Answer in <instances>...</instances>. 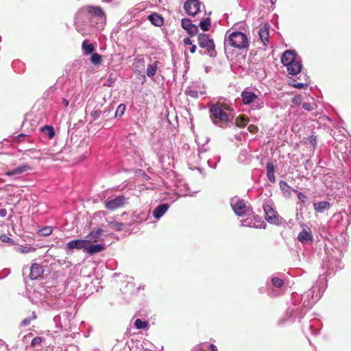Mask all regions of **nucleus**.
Masks as SVG:
<instances>
[{
  "label": "nucleus",
  "instance_id": "nucleus-23",
  "mask_svg": "<svg viewBox=\"0 0 351 351\" xmlns=\"http://www.w3.org/2000/svg\"><path fill=\"white\" fill-rule=\"evenodd\" d=\"M267 176L269 181L275 182L274 166L271 162L267 164Z\"/></svg>",
  "mask_w": 351,
  "mask_h": 351
},
{
  "label": "nucleus",
  "instance_id": "nucleus-44",
  "mask_svg": "<svg viewBox=\"0 0 351 351\" xmlns=\"http://www.w3.org/2000/svg\"><path fill=\"white\" fill-rule=\"evenodd\" d=\"M301 96L297 95L292 99V101L296 104H300L301 101Z\"/></svg>",
  "mask_w": 351,
  "mask_h": 351
},
{
  "label": "nucleus",
  "instance_id": "nucleus-11",
  "mask_svg": "<svg viewBox=\"0 0 351 351\" xmlns=\"http://www.w3.org/2000/svg\"><path fill=\"white\" fill-rule=\"evenodd\" d=\"M298 239L302 243H311L313 235L310 228L308 226L304 228L298 234Z\"/></svg>",
  "mask_w": 351,
  "mask_h": 351
},
{
  "label": "nucleus",
  "instance_id": "nucleus-15",
  "mask_svg": "<svg viewBox=\"0 0 351 351\" xmlns=\"http://www.w3.org/2000/svg\"><path fill=\"white\" fill-rule=\"evenodd\" d=\"M295 60V53L293 51L287 50L285 51L281 58V62L287 66Z\"/></svg>",
  "mask_w": 351,
  "mask_h": 351
},
{
  "label": "nucleus",
  "instance_id": "nucleus-49",
  "mask_svg": "<svg viewBox=\"0 0 351 351\" xmlns=\"http://www.w3.org/2000/svg\"><path fill=\"white\" fill-rule=\"evenodd\" d=\"M3 241L11 243L13 241L12 239L8 237H4V238L2 239Z\"/></svg>",
  "mask_w": 351,
  "mask_h": 351
},
{
  "label": "nucleus",
  "instance_id": "nucleus-12",
  "mask_svg": "<svg viewBox=\"0 0 351 351\" xmlns=\"http://www.w3.org/2000/svg\"><path fill=\"white\" fill-rule=\"evenodd\" d=\"M87 12L91 16H95L100 19H106V14L99 6L88 5L86 7Z\"/></svg>",
  "mask_w": 351,
  "mask_h": 351
},
{
  "label": "nucleus",
  "instance_id": "nucleus-34",
  "mask_svg": "<svg viewBox=\"0 0 351 351\" xmlns=\"http://www.w3.org/2000/svg\"><path fill=\"white\" fill-rule=\"evenodd\" d=\"M39 233L42 236H49L52 233V228L50 226H46L40 229Z\"/></svg>",
  "mask_w": 351,
  "mask_h": 351
},
{
  "label": "nucleus",
  "instance_id": "nucleus-42",
  "mask_svg": "<svg viewBox=\"0 0 351 351\" xmlns=\"http://www.w3.org/2000/svg\"><path fill=\"white\" fill-rule=\"evenodd\" d=\"M302 108L307 111H311L313 110L311 104L308 102H304L302 104Z\"/></svg>",
  "mask_w": 351,
  "mask_h": 351
},
{
  "label": "nucleus",
  "instance_id": "nucleus-37",
  "mask_svg": "<svg viewBox=\"0 0 351 351\" xmlns=\"http://www.w3.org/2000/svg\"><path fill=\"white\" fill-rule=\"evenodd\" d=\"M252 220L251 218H247L242 221L241 225L243 226L252 227V226H254V224L252 225Z\"/></svg>",
  "mask_w": 351,
  "mask_h": 351
},
{
  "label": "nucleus",
  "instance_id": "nucleus-10",
  "mask_svg": "<svg viewBox=\"0 0 351 351\" xmlns=\"http://www.w3.org/2000/svg\"><path fill=\"white\" fill-rule=\"evenodd\" d=\"M43 268L40 264L33 263L30 268L29 278L32 280H37L43 276Z\"/></svg>",
  "mask_w": 351,
  "mask_h": 351
},
{
  "label": "nucleus",
  "instance_id": "nucleus-17",
  "mask_svg": "<svg viewBox=\"0 0 351 351\" xmlns=\"http://www.w3.org/2000/svg\"><path fill=\"white\" fill-rule=\"evenodd\" d=\"M103 232L104 230L101 228L95 229L87 235L86 238L88 239L87 240L90 241V243L91 242L96 243L100 239Z\"/></svg>",
  "mask_w": 351,
  "mask_h": 351
},
{
  "label": "nucleus",
  "instance_id": "nucleus-40",
  "mask_svg": "<svg viewBox=\"0 0 351 351\" xmlns=\"http://www.w3.org/2000/svg\"><path fill=\"white\" fill-rule=\"evenodd\" d=\"M295 193H298V198L299 200H300L302 202H304L305 199H306V197L303 194L302 192H298L297 191L294 190Z\"/></svg>",
  "mask_w": 351,
  "mask_h": 351
},
{
  "label": "nucleus",
  "instance_id": "nucleus-22",
  "mask_svg": "<svg viewBox=\"0 0 351 351\" xmlns=\"http://www.w3.org/2000/svg\"><path fill=\"white\" fill-rule=\"evenodd\" d=\"M148 19L150 22L156 26L160 27L163 24V18L156 13L150 14Z\"/></svg>",
  "mask_w": 351,
  "mask_h": 351
},
{
  "label": "nucleus",
  "instance_id": "nucleus-36",
  "mask_svg": "<svg viewBox=\"0 0 351 351\" xmlns=\"http://www.w3.org/2000/svg\"><path fill=\"white\" fill-rule=\"evenodd\" d=\"M279 185L282 191H287L290 188L287 182L284 180H281L279 183Z\"/></svg>",
  "mask_w": 351,
  "mask_h": 351
},
{
  "label": "nucleus",
  "instance_id": "nucleus-35",
  "mask_svg": "<svg viewBox=\"0 0 351 351\" xmlns=\"http://www.w3.org/2000/svg\"><path fill=\"white\" fill-rule=\"evenodd\" d=\"M271 282L274 287L278 288L281 287L284 285V280L277 277L273 278Z\"/></svg>",
  "mask_w": 351,
  "mask_h": 351
},
{
  "label": "nucleus",
  "instance_id": "nucleus-14",
  "mask_svg": "<svg viewBox=\"0 0 351 351\" xmlns=\"http://www.w3.org/2000/svg\"><path fill=\"white\" fill-rule=\"evenodd\" d=\"M242 101L244 105H249L258 99V96L252 92L243 90L241 93Z\"/></svg>",
  "mask_w": 351,
  "mask_h": 351
},
{
  "label": "nucleus",
  "instance_id": "nucleus-50",
  "mask_svg": "<svg viewBox=\"0 0 351 351\" xmlns=\"http://www.w3.org/2000/svg\"><path fill=\"white\" fill-rule=\"evenodd\" d=\"M210 351H217V347L214 344L210 345Z\"/></svg>",
  "mask_w": 351,
  "mask_h": 351
},
{
  "label": "nucleus",
  "instance_id": "nucleus-53",
  "mask_svg": "<svg viewBox=\"0 0 351 351\" xmlns=\"http://www.w3.org/2000/svg\"><path fill=\"white\" fill-rule=\"evenodd\" d=\"M136 63L143 64V60H137V61H136Z\"/></svg>",
  "mask_w": 351,
  "mask_h": 351
},
{
  "label": "nucleus",
  "instance_id": "nucleus-32",
  "mask_svg": "<svg viewBox=\"0 0 351 351\" xmlns=\"http://www.w3.org/2000/svg\"><path fill=\"white\" fill-rule=\"evenodd\" d=\"M134 326L137 329H144L147 327L148 323L145 321H143L141 319H136Z\"/></svg>",
  "mask_w": 351,
  "mask_h": 351
},
{
  "label": "nucleus",
  "instance_id": "nucleus-27",
  "mask_svg": "<svg viewBox=\"0 0 351 351\" xmlns=\"http://www.w3.org/2000/svg\"><path fill=\"white\" fill-rule=\"evenodd\" d=\"M158 62L155 61L154 64H149L147 68V75L149 77L154 76L156 73V69L158 68Z\"/></svg>",
  "mask_w": 351,
  "mask_h": 351
},
{
  "label": "nucleus",
  "instance_id": "nucleus-28",
  "mask_svg": "<svg viewBox=\"0 0 351 351\" xmlns=\"http://www.w3.org/2000/svg\"><path fill=\"white\" fill-rule=\"evenodd\" d=\"M25 141L28 143L32 142L29 136L25 134H20L14 138V142L16 143H21Z\"/></svg>",
  "mask_w": 351,
  "mask_h": 351
},
{
  "label": "nucleus",
  "instance_id": "nucleus-29",
  "mask_svg": "<svg viewBox=\"0 0 351 351\" xmlns=\"http://www.w3.org/2000/svg\"><path fill=\"white\" fill-rule=\"evenodd\" d=\"M108 225L116 231L121 230L124 226L123 223L114 221H108Z\"/></svg>",
  "mask_w": 351,
  "mask_h": 351
},
{
  "label": "nucleus",
  "instance_id": "nucleus-16",
  "mask_svg": "<svg viewBox=\"0 0 351 351\" xmlns=\"http://www.w3.org/2000/svg\"><path fill=\"white\" fill-rule=\"evenodd\" d=\"M286 66L288 73L291 75H297L301 71L302 69L301 62L296 60Z\"/></svg>",
  "mask_w": 351,
  "mask_h": 351
},
{
  "label": "nucleus",
  "instance_id": "nucleus-39",
  "mask_svg": "<svg viewBox=\"0 0 351 351\" xmlns=\"http://www.w3.org/2000/svg\"><path fill=\"white\" fill-rule=\"evenodd\" d=\"M35 318H36L35 315H34L32 317H29L25 318V319H23L22 321V325L24 326L29 325L30 324V322H32V320Z\"/></svg>",
  "mask_w": 351,
  "mask_h": 351
},
{
  "label": "nucleus",
  "instance_id": "nucleus-13",
  "mask_svg": "<svg viewBox=\"0 0 351 351\" xmlns=\"http://www.w3.org/2000/svg\"><path fill=\"white\" fill-rule=\"evenodd\" d=\"M106 250V246L104 244H92L89 246L86 245V248H85V252L88 253L90 255H93L101 252Z\"/></svg>",
  "mask_w": 351,
  "mask_h": 351
},
{
  "label": "nucleus",
  "instance_id": "nucleus-43",
  "mask_svg": "<svg viewBox=\"0 0 351 351\" xmlns=\"http://www.w3.org/2000/svg\"><path fill=\"white\" fill-rule=\"evenodd\" d=\"M40 343H41V338L40 337H35L34 339H33V340L32 341V346L40 345Z\"/></svg>",
  "mask_w": 351,
  "mask_h": 351
},
{
  "label": "nucleus",
  "instance_id": "nucleus-33",
  "mask_svg": "<svg viewBox=\"0 0 351 351\" xmlns=\"http://www.w3.org/2000/svg\"><path fill=\"white\" fill-rule=\"evenodd\" d=\"M125 110V106L123 104H120L116 110L115 117H121L124 114Z\"/></svg>",
  "mask_w": 351,
  "mask_h": 351
},
{
  "label": "nucleus",
  "instance_id": "nucleus-2",
  "mask_svg": "<svg viewBox=\"0 0 351 351\" xmlns=\"http://www.w3.org/2000/svg\"><path fill=\"white\" fill-rule=\"evenodd\" d=\"M226 43L238 49H244L248 46V40L246 35L241 32H234L229 34Z\"/></svg>",
  "mask_w": 351,
  "mask_h": 351
},
{
  "label": "nucleus",
  "instance_id": "nucleus-54",
  "mask_svg": "<svg viewBox=\"0 0 351 351\" xmlns=\"http://www.w3.org/2000/svg\"><path fill=\"white\" fill-rule=\"evenodd\" d=\"M64 351H67L66 350H65Z\"/></svg>",
  "mask_w": 351,
  "mask_h": 351
},
{
  "label": "nucleus",
  "instance_id": "nucleus-20",
  "mask_svg": "<svg viewBox=\"0 0 351 351\" xmlns=\"http://www.w3.org/2000/svg\"><path fill=\"white\" fill-rule=\"evenodd\" d=\"M30 169H31V167L28 165L25 164V165H23L21 167H19L13 169V170L7 171L5 173V175L8 176H15L17 174H21L25 171L29 170Z\"/></svg>",
  "mask_w": 351,
  "mask_h": 351
},
{
  "label": "nucleus",
  "instance_id": "nucleus-38",
  "mask_svg": "<svg viewBox=\"0 0 351 351\" xmlns=\"http://www.w3.org/2000/svg\"><path fill=\"white\" fill-rule=\"evenodd\" d=\"M248 131L252 134H256L258 131V128L253 124H250L247 128Z\"/></svg>",
  "mask_w": 351,
  "mask_h": 351
},
{
  "label": "nucleus",
  "instance_id": "nucleus-7",
  "mask_svg": "<svg viewBox=\"0 0 351 351\" xmlns=\"http://www.w3.org/2000/svg\"><path fill=\"white\" fill-rule=\"evenodd\" d=\"M125 197L123 195H119L116 198L108 200L105 203V207L110 210L118 209L125 204Z\"/></svg>",
  "mask_w": 351,
  "mask_h": 351
},
{
  "label": "nucleus",
  "instance_id": "nucleus-8",
  "mask_svg": "<svg viewBox=\"0 0 351 351\" xmlns=\"http://www.w3.org/2000/svg\"><path fill=\"white\" fill-rule=\"evenodd\" d=\"M232 206L234 213L239 216H243L249 210V208L246 206L243 199L238 200L234 204H232Z\"/></svg>",
  "mask_w": 351,
  "mask_h": 351
},
{
  "label": "nucleus",
  "instance_id": "nucleus-18",
  "mask_svg": "<svg viewBox=\"0 0 351 351\" xmlns=\"http://www.w3.org/2000/svg\"><path fill=\"white\" fill-rule=\"evenodd\" d=\"M258 34L264 45H267L269 37V25L266 24L262 27L258 31Z\"/></svg>",
  "mask_w": 351,
  "mask_h": 351
},
{
  "label": "nucleus",
  "instance_id": "nucleus-45",
  "mask_svg": "<svg viewBox=\"0 0 351 351\" xmlns=\"http://www.w3.org/2000/svg\"><path fill=\"white\" fill-rule=\"evenodd\" d=\"M183 43L185 45H191L193 44L191 39L188 37L184 39Z\"/></svg>",
  "mask_w": 351,
  "mask_h": 351
},
{
  "label": "nucleus",
  "instance_id": "nucleus-19",
  "mask_svg": "<svg viewBox=\"0 0 351 351\" xmlns=\"http://www.w3.org/2000/svg\"><path fill=\"white\" fill-rule=\"evenodd\" d=\"M169 207V205L167 204H162L158 206L153 212L154 218L157 219L160 218L168 210Z\"/></svg>",
  "mask_w": 351,
  "mask_h": 351
},
{
  "label": "nucleus",
  "instance_id": "nucleus-26",
  "mask_svg": "<svg viewBox=\"0 0 351 351\" xmlns=\"http://www.w3.org/2000/svg\"><path fill=\"white\" fill-rule=\"evenodd\" d=\"M40 131L46 133L49 138H53L55 136L53 128L51 125H45L40 128Z\"/></svg>",
  "mask_w": 351,
  "mask_h": 351
},
{
  "label": "nucleus",
  "instance_id": "nucleus-25",
  "mask_svg": "<svg viewBox=\"0 0 351 351\" xmlns=\"http://www.w3.org/2000/svg\"><path fill=\"white\" fill-rule=\"evenodd\" d=\"M82 49L86 54H90L95 51V47L93 44L88 43L87 40H84L82 43Z\"/></svg>",
  "mask_w": 351,
  "mask_h": 351
},
{
  "label": "nucleus",
  "instance_id": "nucleus-5",
  "mask_svg": "<svg viewBox=\"0 0 351 351\" xmlns=\"http://www.w3.org/2000/svg\"><path fill=\"white\" fill-rule=\"evenodd\" d=\"M264 211L265 213V219L269 223L272 224H279V216L278 213L269 204L263 206Z\"/></svg>",
  "mask_w": 351,
  "mask_h": 351
},
{
  "label": "nucleus",
  "instance_id": "nucleus-30",
  "mask_svg": "<svg viewBox=\"0 0 351 351\" xmlns=\"http://www.w3.org/2000/svg\"><path fill=\"white\" fill-rule=\"evenodd\" d=\"M210 26V19L206 18L199 23V27L204 32L208 31Z\"/></svg>",
  "mask_w": 351,
  "mask_h": 351
},
{
  "label": "nucleus",
  "instance_id": "nucleus-1",
  "mask_svg": "<svg viewBox=\"0 0 351 351\" xmlns=\"http://www.w3.org/2000/svg\"><path fill=\"white\" fill-rule=\"evenodd\" d=\"M232 108L226 104L217 102L210 109L212 116L221 121L226 122L230 119V112Z\"/></svg>",
  "mask_w": 351,
  "mask_h": 351
},
{
  "label": "nucleus",
  "instance_id": "nucleus-51",
  "mask_svg": "<svg viewBox=\"0 0 351 351\" xmlns=\"http://www.w3.org/2000/svg\"><path fill=\"white\" fill-rule=\"evenodd\" d=\"M62 103L65 106H69V101L67 99H66L65 98L62 99Z\"/></svg>",
  "mask_w": 351,
  "mask_h": 351
},
{
  "label": "nucleus",
  "instance_id": "nucleus-52",
  "mask_svg": "<svg viewBox=\"0 0 351 351\" xmlns=\"http://www.w3.org/2000/svg\"><path fill=\"white\" fill-rule=\"evenodd\" d=\"M45 154L48 155V156H53V155L51 153H49V150L45 153Z\"/></svg>",
  "mask_w": 351,
  "mask_h": 351
},
{
  "label": "nucleus",
  "instance_id": "nucleus-4",
  "mask_svg": "<svg viewBox=\"0 0 351 351\" xmlns=\"http://www.w3.org/2000/svg\"><path fill=\"white\" fill-rule=\"evenodd\" d=\"M90 243V241L86 239H74L70 241L66 245L65 250L69 254L73 250H83L85 252L86 245Z\"/></svg>",
  "mask_w": 351,
  "mask_h": 351
},
{
  "label": "nucleus",
  "instance_id": "nucleus-41",
  "mask_svg": "<svg viewBox=\"0 0 351 351\" xmlns=\"http://www.w3.org/2000/svg\"><path fill=\"white\" fill-rule=\"evenodd\" d=\"M35 250L36 249L33 247H23L21 248V251L23 253H29L31 252H34Z\"/></svg>",
  "mask_w": 351,
  "mask_h": 351
},
{
  "label": "nucleus",
  "instance_id": "nucleus-21",
  "mask_svg": "<svg viewBox=\"0 0 351 351\" xmlns=\"http://www.w3.org/2000/svg\"><path fill=\"white\" fill-rule=\"evenodd\" d=\"M313 207L317 213H323L330 208V204L326 201H322L313 204Z\"/></svg>",
  "mask_w": 351,
  "mask_h": 351
},
{
  "label": "nucleus",
  "instance_id": "nucleus-46",
  "mask_svg": "<svg viewBox=\"0 0 351 351\" xmlns=\"http://www.w3.org/2000/svg\"><path fill=\"white\" fill-rule=\"evenodd\" d=\"M7 215V210L5 208L0 209V217H5Z\"/></svg>",
  "mask_w": 351,
  "mask_h": 351
},
{
  "label": "nucleus",
  "instance_id": "nucleus-48",
  "mask_svg": "<svg viewBox=\"0 0 351 351\" xmlns=\"http://www.w3.org/2000/svg\"><path fill=\"white\" fill-rule=\"evenodd\" d=\"M189 51L191 53H194L196 51V46L195 45H193L192 44L190 49H189Z\"/></svg>",
  "mask_w": 351,
  "mask_h": 351
},
{
  "label": "nucleus",
  "instance_id": "nucleus-6",
  "mask_svg": "<svg viewBox=\"0 0 351 351\" xmlns=\"http://www.w3.org/2000/svg\"><path fill=\"white\" fill-rule=\"evenodd\" d=\"M200 2L198 0H188L184 3V8L188 15L194 16L199 10Z\"/></svg>",
  "mask_w": 351,
  "mask_h": 351
},
{
  "label": "nucleus",
  "instance_id": "nucleus-9",
  "mask_svg": "<svg viewBox=\"0 0 351 351\" xmlns=\"http://www.w3.org/2000/svg\"><path fill=\"white\" fill-rule=\"evenodd\" d=\"M182 27L187 31L191 36H195L198 32L197 27L191 23L189 19H183L181 21Z\"/></svg>",
  "mask_w": 351,
  "mask_h": 351
},
{
  "label": "nucleus",
  "instance_id": "nucleus-24",
  "mask_svg": "<svg viewBox=\"0 0 351 351\" xmlns=\"http://www.w3.org/2000/svg\"><path fill=\"white\" fill-rule=\"evenodd\" d=\"M249 119L244 114L239 115L236 119V124L239 128H243L248 123Z\"/></svg>",
  "mask_w": 351,
  "mask_h": 351
},
{
  "label": "nucleus",
  "instance_id": "nucleus-47",
  "mask_svg": "<svg viewBox=\"0 0 351 351\" xmlns=\"http://www.w3.org/2000/svg\"><path fill=\"white\" fill-rule=\"evenodd\" d=\"M305 86V84H302V83H296V84H293V86L297 88H303L304 86Z\"/></svg>",
  "mask_w": 351,
  "mask_h": 351
},
{
  "label": "nucleus",
  "instance_id": "nucleus-3",
  "mask_svg": "<svg viewBox=\"0 0 351 351\" xmlns=\"http://www.w3.org/2000/svg\"><path fill=\"white\" fill-rule=\"evenodd\" d=\"M198 45L201 48L205 49V53L209 57H215L217 51L215 50V45L213 39H211L208 34H200L197 37Z\"/></svg>",
  "mask_w": 351,
  "mask_h": 351
},
{
  "label": "nucleus",
  "instance_id": "nucleus-31",
  "mask_svg": "<svg viewBox=\"0 0 351 351\" xmlns=\"http://www.w3.org/2000/svg\"><path fill=\"white\" fill-rule=\"evenodd\" d=\"M90 61L94 65H99L102 61L101 56L97 53H94L90 58Z\"/></svg>",
  "mask_w": 351,
  "mask_h": 351
}]
</instances>
